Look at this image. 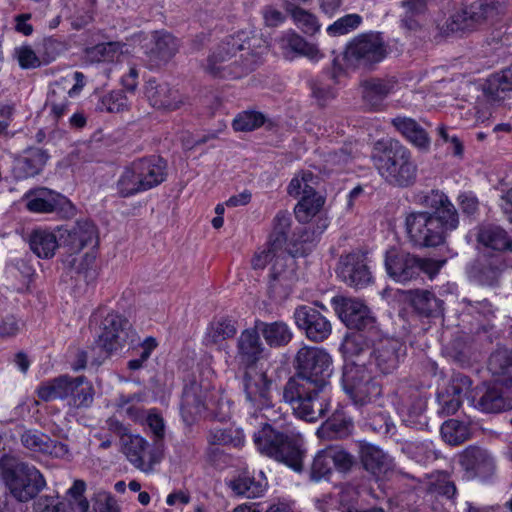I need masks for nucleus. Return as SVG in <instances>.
I'll use <instances>...</instances> for the list:
<instances>
[{"mask_svg": "<svg viewBox=\"0 0 512 512\" xmlns=\"http://www.w3.org/2000/svg\"><path fill=\"white\" fill-rule=\"evenodd\" d=\"M4 480L11 495L20 502L34 498L46 485L40 471L23 462H16L7 468Z\"/></svg>", "mask_w": 512, "mask_h": 512, "instance_id": "0eeeda50", "label": "nucleus"}, {"mask_svg": "<svg viewBox=\"0 0 512 512\" xmlns=\"http://www.w3.org/2000/svg\"><path fill=\"white\" fill-rule=\"evenodd\" d=\"M488 370L494 376L505 377L504 381L512 379V351L499 348L494 351L488 361Z\"/></svg>", "mask_w": 512, "mask_h": 512, "instance_id": "de8ad7c7", "label": "nucleus"}, {"mask_svg": "<svg viewBox=\"0 0 512 512\" xmlns=\"http://www.w3.org/2000/svg\"><path fill=\"white\" fill-rule=\"evenodd\" d=\"M254 433V443L261 454L282 462L296 472L303 469L305 450L299 435L287 434L273 429L266 422Z\"/></svg>", "mask_w": 512, "mask_h": 512, "instance_id": "20e7f679", "label": "nucleus"}, {"mask_svg": "<svg viewBox=\"0 0 512 512\" xmlns=\"http://www.w3.org/2000/svg\"><path fill=\"white\" fill-rule=\"evenodd\" d=\"M266 121L267 118L262 112L246 110L234 118L232 126L235 131L250 132L263 126Z\"/></svg>", "mask_w": 512, "mask_h": 512, "instance_id": "052dcab7", "label": "nucleus"}, {"mask_svg": "<svg viewBox=\"0 0 512 512\" xmlns=\"http://www.w3.org/2000/svg\"><path fill=\"white\" fill-rule=\"evenodd\" d=\"M123 47L120 42L100 43L86 49V59L91 63L114 61L123 53Z\"/></svg>", "mask_w": 512, "mask_h": 512, "instance_id": "09e8293b", "label": "nucleus"}, {"mask_svg": "<svg viewBox=\"0 0 512 512\" xmlns=\"http://www.w3.org/2000/svg\"><path fill=\"white\" fill-rule=\"evenodd\" d=\"M177 39L169 33H156L154 36V47L151 54L158 60L167 61L178 51Z\"/></svg>", "mask_w": 512, "mask_h": 512, "instance_id": "6e6d98bb", "label": "nucleus"}, {"mask_svg": "<svg viewBox=\"0 0 512 512\" xmlns=\"http://www.w3.org/2000/svg\"><path fill=\"white\" fill-rule=\"evenodd\" d=\"M376 337L371 339L370 357L380 373L391 374L399 365L403 345L397 339L383 336L380 330Z\"/></svg>", "mask_w": 512, "mask_h": 512, "instance_id": "4468645a", "label": "nucleus"}, {"mask_svg": "<svg viewBox=\"0 0 512 512\" xmlns=\"http://www.w3.org/2000/svg\"><path fill=\"white\" fill-rule=\"evenodd\" d=\"M427 5L428 0H402L400 14L402 25L408 30L418 29L427 11Z\"/></svg>", "mask_w": 512, "mask_h": 512, "instance_id": "ea45409f", "label": "nucleus"}, {"mask_svg": "<svg viewBox=\"0 0 512 512\" xmlns=\"http://www.w3.org/2000/svg\"><path fill=\"white\" fill-rule=\"evenodd\" d=\"M86 483L81 479L74 480L66 495L69 501L59 497L41 496L34 504L36 512H88L90 503L84 496Z\"/></svg>", "mask_w": 512, "mask_h": 512, "instance_id": "f8f14e48", "label": "nucleus"}, {"mask_svg": "<svg viewBox=\"0 0 512 512\" xmlns=\"http://www.w3.org/2000/svg\"><path fill=\"white\" fill-rule=\"evenodd\" d=\"M278 43L281 50L287 56L294 54L296 56L305 57L311 62H318L324 57L323 52L319 49L317 44L308 42L293 30L284 32L278 39Z\"/></svg>", "mask_w": 512, "mask_h": 512, "instance_id": "bb28decb", "label": "nucleus"}, {"mask_svg": "<svg viewBox=\"0 0 512 512\" xmlns=\"http://www.w3.org/2000/svg\"><path fill=\"white\" fill-rule=\"evenodd\" d=\"M371 339H377V337L372 336L368 331L357 332L346 340L344 349L347 353L354 356H360L365 352L370 353L372 351Z\"/></svg>", "mask_w": 512, "mask_h": 512, "instance_id": "338daca9", "label": "nucleus"}, {"mask_svg": "<svg viewBox=\"0 0 512 512\" xmlns=\"http://www.w3.org/2000/svg\"><path fill=\"white\" fill-rule=\"evenodd\" d=\"M393 127L413 146L427 151L431 140L425 129L414 119L406 116H397L391 120Z\"/></svg>", "mask_w": 512, "mask_h": 512, "instance_id": "7c9ffc66", "label": "nucleus"}, {"mask_svg": "<svg viewBox=\"0 0 512 512\" xmlns=\"http://www.w3.org/2000/svg\"><path fill=\"white\" fill-rule=\"evenodd\" d=\"M272 381L267 374L256 369L245 370L242 377V391L247 410L257 418L259 415L270 420L274 415L271 394Z\"/></svg>", "mask_w": 512, "mask_h": 512, "instance_id": "423d86ee", "label": "nucleus"}, {"mask_svg": "<svg viewBox=\"0 0 512 512\" xmlns=\"http://www.w3.org/2000/svg\"><path fill=\"white\" fill-rule=\"evenodd\" d=\"M26 208L32 213H51L61 208L66 197L47 188H39L25 194Z\"/></svg>", "mask_w": 512, "mask_h": 512, "instance_id": "c85d7f7f", "label": "nucleus"}, {"mask_svg": "<svg viewBox=\"0 0 512 512\" xmlns=\"http://www.w3.org/2000/svg\"><path fill=\"white\" fill-rule=\"evenodd\" d=\"M441 436L449 445H459L470 437V430L467 424L456 419L445 421L441 426Z\"/></svg>", "mask_w": 512, "mask_h": 512, "instance_id": "5fc2aeb1", "label": "nucleus"}, {"mask_svg": "<svg viewBox=\"0 0 512 512\" xmlns=\"http://www.w3.org/2000/svg\"><path fill=\"white\" fill-rule=\"evenodd\" d=\"M60 245L66 246L71 252H79L84 247H96L98 244V231L94 223L89 220H80L74 226L58 229Z\"/></svg>", "mask_w": 512, "mask_h": 512, "instance_id": "dca6fc26", "label": "nucleus"}, {"mask_svg": "<svg viewBox=\"0 0 512 512\" xmlns=\"http://www.w3.org/2000/svg\"><path fill=\"white\" fill-rule=\"evenodd\" d=\"M49 158L48 153L40 148H29L24 156L17 160L16 170L19 177L28 178L39 174Z\"/></svg>", "mask_w": 512, "mask_h": 512, "instance_id": "c9c22d12", "label": "nucleus"}, {"mask_svg": "<svg viewBox=\"0 0 512 512\" xmlns=\"http://www.w3.org/2000/svg\"><path fill=\"white\" fill-rule=\"evenodd\" d=\"M324 198L316 192L311 195L301 196L295 206V216L299 222H309L324 205Z\"/></svg>", "mask_w": 512, "mask_h": 512, "instance_id": "8fccbe9b", "label": "nucleus"}, {"mask_svg": "<svg viewBox=\"0 0 512 512\" xmlns=\"http://www.w3.org/2000/svg\"><path fill=\"white\" fill-rule=\"evenodd\" d=\"M130 323L117 313H108L101 323V333L96 340L99 348L106 353L121 348L129 338Z\"/></svg>", "mask_w": 512, "mask_h": 512, "instance_id": "ddd939ff", "label": "nucleus"}, {"mask_svg": "<svg viewBox=\"0 0 512 512\" xmlns=\"http://www.w3.org/2000/svg\"><path fill=\"white\" fill-rule=\"evenodd\" d=\"M207 440L211 445L240 448L245 443V435L240 428H214L209 431Z\"/></svg>", "mask_w": 512, "mask_h": 512, "instance_id": "37998d69", "label": "nucleus"}, {"mask_svg": "<svg viewBox=\"0 0 512 512\" xmlns=\"http://www.w3.org/2000/svg\"><path fill=\"white\" fill-rule=\"evenodd\" d=\"M68 78H63L54 83L47 98V104L56 119L61 118L67 112L68 101L66 97V83Z\"/></svg>", "mask_w": 512, "mask_h": 512, "instance_id": "864d4df0", "label": "nucleus"}, {"mask_svg": "<svg viewBox=\"0 0 512 512\" xmlns=\"http://www.w3.org/2000/svg\"><path fill=\"white\" fill-rule=\"evenodd\" d=\"M359 457L363 468L377 479L385 477L394 468L393 458L379 446L360 443Z\"/></svg>", "mask_w": 512, "mask_h": 512, "instance_id": "4be33fe9", "label": "nucleus"}, {"mask_svg": "<svg viewBox=\"0 0 512 512\" xmlns=\"http://www.w3.org/2000/svg\"><path fill=\"white\" fill-rule=\"evenodd\" d=\"M418 203L433 212L432 215L444 220L450 227H458L459 215L448 196L437 189L418 195Z\"/></svg>", "mask_w": 512, "mask_h": 512, "instance_id": "5701e85b", "label": "nucleus"}, {"mask_svg": "<svg viewBox=\"0 0 512 512\" xmlns=\"http://www.w3.org/2000/svg\"><path fill=\"white\" fill-rule=\"evenodd\" d=\"M20 441L26 449L32 452L56 458L64 457L69 451L66 444L52 440L47 434L36 429L24 430Z\"/></svg>", "mask_w": 512, "mask_h": 512, "instance_id": "393cba45", "label": "nucleus"}, {"mask_svg": "<svg viewBox=\"0 0 512 512\" xmlns=\"http://www.w3.org/2000/svg\"><path fill=\"white\" fill-rule=\"evenodd\" d=\"M387 55L386 45L377 33L355 37L346 47L344 58L353 66L369 67L381 62Z\"/></svg>", "mask_w": 512, "mask_h": 512, "instance_id": "1a4fd4ad", "label": "nucleus"}, {"mask_svg": "<svg viewBox=\"0 0 512 512\" xmlns=\"http://www.w3.org/2000/svg\"><path fill=\"white\" fill-rule=\"evenodd\" d=\"M67 399H69V404L74 407H89L94 399L92 384L84 376L71 377Z\"/></svg>", "mask_w": 512, "mask_h": 512, "instance_id": "4c0bfd02", "label": "nucleus"}, {"mask_svg": "<svg viewBox=\"0 0 512 512\" xmlns=\"http://www.w3.org/2000/svg\"><path fill=\"white\" fill-rule=\"evenodd\" d=\"M123 453L129 463L137 470L151 474L163 459V444L148 442L141 435H126L122 438Z\"/></svg>", "mask_w": 512, "mask_h": 512, "instance_id": "6e6552de", "label": "nucleus"}, {"mask_svg": "<svg viewBox=\"0 0 512 512\" xmlns=\"http://www.w3.org/2000/svg\"><path fill=\"white\" fill-rule=\"evenodd\" d=\"M206 409V401L202 390L197 384L186 387L181 403V412L186 422L192 421L195 416L200 415Z\"/></svg>", "mask_w": 512, "mask_h": 512, "instance_id": "e433bc0d", "label": "nucleus"}, {"mask_svg": "<svg viewBox=\"0 0 512 512\" xmlns=\"http://www.w3.org/2000/svg\"><path fill=\"white\" fill-rule=\"evenodd\" d=\"M339 277L348 285L362 288L371 282V272L366 257L361 253H351L342 257L338 267Z\"/></svg>", "mask_w": 512, "mask_h": 512, "instance_id": "aec40b11", "label": "nucleus"}, {"mask_svg": "<svg viewBox=\"0 0 512 512\" xmlns=\"http://www.w3.org/2000/svg\"><path fill=\"white\" fill-rule=\"evenodd\" d=\"M145 94L150 104L157 109L174 111L183 104V98L178 90L171 88L167 83H158L156 80L147 81Z\"/></svg>", "mask_w": 512, "mask_h": 512, "instance_id": "a878e982", "label": "nucleus"}, {"mask_svg": "<svg viewBox=\"0 0 512 512\" xmlns=\"http://www.w3.org/2000/svg\"><path fill=\"white\" fill-rule=\"evenodd\" d=\"M372 161L378 174L390 186L408 188L416 182L418 166L411 151L398 140L377 141Z\"/></svg>", "mask_w": 512, "mask_h": 512, "instance_id": "7ed1b4c3", "label": "nucleus"}, {"mask_svg": "<svg viewBox=\"0 0 512 512\" xmlns=\"http://www.w3.org/2000/svg\"><path fill=\"white\" fill-rule=\"evenodd\" d=\"M385 267L388 275L400 283L416 279L421 273L418 257L396 249L387 251Z\"/></svg>", "mask_w": 512, "mask_h": 512, "instance_id": "a211bd4d", "label": "nucleus"}, {"mask_svg": "<svg viewBox=\"0 0 512 512\" xmlns=\"http://www.w3.org/2000/svg\"><path fill=\"white\" fill-rule=\"evenodd\" d=\"M264 351L263 343L260 340L259 331L256 328H248L241 332L237 339V352L235 358L245 367L254 369L253 366L262 357Z\"/></svg>", "mask_w": 512, "mask_h": 512, "instance_id": "b1692460", "label": "nucleus"}, {"mask_svg": "<svg viewBox=\"0 0 512 512\" xmlns=\"http://www.w3.org/2000/svg\"><path fill=\"white\" fill-rule=\"evenodd\" d=\"M255 325L259 333L262 334L265 342L270 347L285 346L291 341L293 337V333L290 327L283 321L268 323L257 320Z\"/></svg>", "mask_w": 512, "mask_h": 512, "instance_id": "473e14b6", "label": "nucleus"}, {"mask_svg": "<svg viewBox=\"0 0 512 512\" xmlns=\"http://www.w3.org/2000/svg\"><path fill=\"white\" fill-rule=\"evenodd\" d=\"M295 369L283 387V400L298 418L317 422L331 406L332 358L323 348L304 346L296 354Z\"/></svg>", "mask_w": 512, "mask_h": 512, "instance_id": "f257e3e1", "label": "nucleus"}, {"mask_svg": "<svg viewBox=\"0 0 512 512\" xmlns=\"http://www.w3.org/2000/svg\"><path fill=\"white\" fill-rule=\"evenodd\" d=\"M70 378L71 376L61 375L41 383L36 389L37 396L44 402L67 399Z\"/></svg>", "mask_w": 512, "mask_h": 512, "instance_id": "58836bf2", "label": "nucleus"}, {"mask_svg": "<svg viewBox=\"0 0 512 512\" xmlns=\"http://www.w3.org/2000/svg\"><path fill=\"white\" fill-rule=\"evenodd\" d=\"M236 332L237 329L232 320L221 319L212 322L208 326L203 342L206 346H213L228 338H232Z\"/></svg>", "mask_w": 512, "mask_h": 512, "instance_id": "49530a36", "label": "nucleus"}, {"mask_svg": "<svg viewBox=\"0 0 512 512\" xmlns=\"http://www.w3.org/2000/svg\"><path fill=\"white\" fill-rule=\"evenodd\" d=\"M405 226L408 238L418 247L439 246L445 241L447 233L457 228L450 227L444 220L426 211L409 213Z\"/></svg>", "mask_w": 512, "mask_h": 512, "instance_id": "39448f33", "label": "nucleus"}, {"mask_svg": "<svg viewBox=\"0 0 512 512\" xmlns=\"http://www.w3.org/2000/svg\"><path fill=\"white\" fill-rule=\"evenodd\" d=\"M297 327L305 331L306 336L314 341L321 342L329 337L332 331L331 323L316 308L301 305L294 311Z\"/></svg>", "mask_w": 512, "mask_h": 512, "instance_id": "2eb2a0df", "label": "nucleus"}, {"mask_svg": "<svg viewBox=\"0 0 512 512\" xmlns=\"http://www.w3.org/2000/svg\"><path fill=\"white\" fill-rule=\"evenodd\" d=\"M502 10V3L499 0H480L470 4V13L476 23L493 18Z\"/></svg>", "mask_w": 512, "mask_h": 512, "instance_id": "0e129e2a", "label": "nucleus"}, {"mask_svg": "<svg viewBox=\"0 0 512 512\" xmlns=\"http://www.w3.org/2000/svg\"><path fill=\"white\" fill-rule=\"evenodd\" d=\"M504 263L499 255H496L491 260H484L480 263L477 279L482 285L492 286L496 284L503 271Z\"/></svg>", "mask_w": 512, "mask_h": 512, "instance_id": "13d9d810", "label": "nucleus"}, {"mask_svg": "<svg viewBox=\"0 0 512 512\" xmlns=\"http://www.w3.org/2000/svg\"><path fill=\"white\" fill-rule=\"evenodd\" d=\"M294 24L307 35H314L320 30V23L317 17L311 12L300 8L292 7L289 9Z\"/></svg>", "mask_w": 512, "mask_h": 512, "instance_id": "680f3d73", "label": "nucleus"}, {"mask_svg": "<svg viewBox=\"0 0 512 512\" xmlns=\"http://www.w3.org/2000/svg\"><path fill=\"white\" fill-rule=\"evenodd\" d=\"M477 243L496 252H512V238L502 227L482 225L478 228Z\"/></svg>", "mask_w": 512, "mask_h": 512, "instance_id": "2f4dec72", "label": "nucleus"}, {"mask_svg": "<svg viewBox=\"0 0 512 512\" xmlns=\"http://www.w3.org/2000/svg\"><path fill=\"white\" fill-rule=\"evenodd\" d=\"M343 386L353 403L361 410L374 405L381 395V386L361 366L347 369L343 375Z\"/></svg>", "mask_w": 512, "mask_h": 512, "instance_id": "9d476101", "label": "nucleus"}, {"mask_svg": "<svg viewBox=\"0 0 512 512\" xmlns=\"http://www.w3.org/2000/svg\"><path fill=\"white\" fill-rule=\"evenodd\" d=\"M59 244V235L47 230H35L30 237V248L39 258H51Z\"/></svg>", "mask_w": 512, "mask_h": 512, "instance_id": "a19ab883", "label": "nucleus"}, {"mask_svg": "<svg viewBox=\"0 0 512 512\" xmlns=\"http://www.w3.org/2000/svg\"><path fill=\"white\" fill-rule=\"evenodd\" d=\"M116 190L118 195L123 198L144 192V188L141 185L133 162L126 166L121 172L116 182Z\"/></svg>", "mask_w": 512, "mask_h": 512, "instance_id": "c03bdc74", "label": "nucleus"}, {"mask_svg": "<svg viewBox=\"0 0 512 512\" xmlns=\"http://www.w3.org/2000/svg\"><path fill=\"white\" fill-rule=\"evenodd\" d=\"M398 80L394 76L370 78L361 83L362 99L370 110L379 111L385 99L396 91Z\"/></svg>", "mask_w": 512, "mask_h": 512, "instance_id": "6ab92c4d", "label": "nucleus"}, {"mask_svg": "<svg viewBox=\"0 0 512 512\" xmlns=\"http://www.w3.org/2000/svg\"><path fill=\"white\" fill-rule=\"evenodd\" d=\"M361 414L365 427L377 434L387 436L394 429L388 412L379 404L367 405L361 410Z\"/></svg>", "mask_w": 512, "mask_h": 512, "instance_id": "72a5a7b5", "label": "nucleus"}, {"mask_svg": "<svg viewBox=\"0 0 512 512\" xmlns=\"http://www.w3.org/2000/svg\"><path fill=\"white\" fill-rule=\"evenodd\" d=\"M273 261L271 268L272 282L270 287L276 290L278 286H281L285 289L286 293H288L296 280L295 260L281 249Z\"/></svg>", "mask_w": 512, "mask_h": 512, "instance_id": "c756f323", "label": "nucleus"}, {"mask_svg": "<svg viewBox=\"0 0 512 512\" xmlns=\"http://www.w3.org/2000/svg\"><path fill=\"white\" fill-rule=\"evenodd\" d=\"M228 487L237 496L257 498L265 490V486L247 474H241L228 482Z\"/></svg>", "mask_w": 512, "mask_h": 512, "instance_id": "a18cd8bd", "label": "nucleus"}, {"mask_svg": "<svg viewBox=\"0 0 512 512\" xmlns=\"http://www.w3.org/2000/svg\"><path fill=\"white\" fill-rule=\"evenodd\" d=\"M144 191L160 185L167 176L165 161L156 156L141 158L133 161Z\"/></svg>", "mask_w": 512, "mask_h": 512, "instance_id": "cd10ccee", "label": "nucleus"}, {"mask_svg": "<svg viewBox=\"0 0 512 512\" xmlns=\"http://www.w3.org/2000/svg\"><path fill=\"white\" fill-rule=\"evenodd\" d=\"M475 407L484 413H500L512 409V379L487 386Z\"/></svg>", "mask_w": 512, "mask_h": 512, "instance_id": "f3484780", "label": "nucleus"}, {"mask_svg": "<svg viewBox=\"0 0 512 512\" xmlns=\"http://www.w3.org/2000/svg\"><path fill=\"white\" fill-rule=\"evenodd\" d=\"M461 466L472 477L486 479L494 474L495 459L491 453L478 446H469L460 456Z\"/></svg>", "mask_w": 512, "mask_h": 512, "instance_id": "412c9836", "label": "nucleus"}, {"mask_svg": "<svg viewBox=\"0 0 512 512\" xmlns=\"http://www.w3.org/2000/svg\"><path fill=\"white\" fill-rule=\"evenodd\" d=\"M426 409V400L418 393L412 395L409 399L403 401L402 412L407 414L405 421L411 424H424L421 420Z\"/></svg>", "mask_w": 512, "mask_h": 512, "instance_id": "69168bd1", "label": "nucleus"}, {"mask_svg": "<svg viewBox=\"0 0 512 512\" xmlns=\"http://www.w3.org/2000/svg\"><path fill=\"white\" fill-rule=\"evenodd\" d=\"M335 310L342 322L358 332L368 331L372 336H379L376 320L370 309L360 300L352 298H334Z\"/></svg>", "mask_w": 512, "mask_h": 512, "instance_id": "9b49d317", "label": "nucleus"}, {"mask_svg": "<svg viewBox=\"0 0 512 512\" xmlns=\"http://www.w3.org/2000/svg\"><path fill=\"white\" fill-rule=\"evenodd\" d=\"M332 473V463L327 448L314 457L310 469V479L314 482L327 480Z\"/></svg>", "mask_w": 512, "mask_h": 512, "instance_id": "e2e57ef3", "label": "nucleus"}, {"mask_svg": "<svg viewBox=\"0 0 512 512\" xmlns=\"http://www.w3.org/2000/svg\"><path fill=\"white\" fill-rule=\"evenodd\" d=\"M318 178L311 171H301L290 181L287 192L294 198L311 195L315 191Z\"/></svg>", "mask_w": 512, "mask_h": 512, "instance_id": "3c124183", "label": "nucleus"}, {"mask_svg": "<svg viewBox=\"0 0 512 512\" xmlns=\"http://www.w3.org/2000/svg\"><path fill=\"white\" fill-rule=\"evenodd\" d=\"M130 102L121 90L111 91L105 94L100 101L99 108L110 113H119L129 108Z\"/></svg>", "mask_w": 512, "mask_h": 512, "instance_id": "774afa93", "label": "nucleus"}, {"mask_svg": "<svg viewBox=\"0 0 512 512\" xmlns=\"http://www.w3.org/2000/svg\"><path fill=\"white\" fill-rule=\"evenodd\" d=\"M69 264L87 283L93 282L98 276L94 252L85 253L80 258H73Z\"/></svg>", "mask_w": 512, "mask_h": 512, "instance_id": "bf43d9fd", "label": "nucleus"}, {"mask_svg": "<svg viewBox=\"0 0 512 512\" xmlns=\"http://www.w3.org/2000/svg\"><path fill=\"white\" fill-rule=\"evenodd\" d=\"M411 305L425 317H438L443 313V302L428 290L408 291Z\"/></svg>", "mask_w": 512, "mask_h": 512, "instance_id": "f704fd0d", "label": "nucleus"}, {"mask_svg": "<svg viewBox=\"0 0 512 512\" xmlns=\"http://www.w3.org/2000/svg\"><path fill=\"white\" fill-rule=\"evenodd\" d=\"M488 90L496 99L512 95V66L493 74L488 81Z\"/></svg>", "mask_w": 512, "mask_h": 512, "instance_id": "603ef678", "label": "nucleus"}, {"mask_svg": "<svg viewBox=\"0 0 512 512\" xmlns=\"http://www.w3.org/2000/svg\"><path fill=\"white\" fill-rule=\"evenodd\" d=\"M261 39L250 36V32L239 31L228 36L208 58L207 71L212 75L225 79L241 78L255 67L261 60Z\"/></svg>", "mask_w": 512, "mask_h": 512, "instance_id": "f03ea898", "label": "nucleus"}, {"mask_svg": "<svg viewBox=\"0 0 512 512\" xmlns=\"http://www.w3.org/2000/svg\"><path fill=\"white\" fill-rule=\"evenodd\" d=\"M403 453L421 465H428L438 458V452L431 441L407 442L402 447Z\"/></svg>", "mask_w": 512, "mask_h": 512, "instance_id": "79ce46f5", "label": "nucleus"}, {"mask_svg": "<svg viewBox=\"0 0 512 512\" xmlns=\"http://www.w3.org/2000/svg\"><path fill=\"white\" fill-rule=\"evenodd\" d=\"M291 227V216L286 211H279L273 219V230L270 234V245L283 249L288 238V232Z\"/></svg>", "mask_w": 512, "mask_h": 512, "instance_id": "4d7b16f0", "label": "nucleus"}]
</instances>
